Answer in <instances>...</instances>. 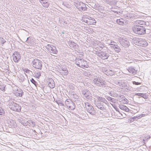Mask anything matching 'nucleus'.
I'll return each instance as SVG.
<instances>
[{"mask_svg":"<svg viewBox=\"0 0 151 151\" xmlns=\"http://www.w3.org/2000/svg\"><path fill=\"white\" fill-rule=\"evenodd\" d=\"M116 44H112V43H110L109 44V45H110L111 47H112V48H114V47H115V46H116Z\"/></svg>","mask_w":151,"mask_h":151,"instance_id":"obj_28","label":"nucleus"},{"mask_svg":"<svg viewBox=\"0 0 151 151\" xmlns=\"http://www.w3.org/2000/svg\"><path fill=\"white\" fill-rule=\"evenodd\" d=\"M133 83L134 84H135V85H139L141 84V83L138 82H136L135 81H133Z\"/></svg>","mask_w":151,"mask_h":151,"instance_id":"obj_27","label":"nucleus"},{"mask_svg":"<svg viewBox=\"0 0 151 151\" xmlns=\"http://www.w3.org/2000/svg\"><path fill=\"white\" fill-rule=\"evenodd\" d=\"M124 20L122 19H117L116 22L117 24L119 25H122L124 24Z\"/></svg>","mask_w":151,"mask_h":151,"instance_id":"obj_22","label":"nucleus"},{"mask_svg":"<svg viewBox=\"0 0 151 151\" xmlns=\"http://www.w3.org/2000/svg\"><path fill=\"white\" fill-rule=\"evenodd\" d=\"M65 105L69 110H73L75 108V104L70 99H67L65 102Z\"/></svg>","mask_w":151,"mask_h":151,"instance_id":"obj_4","label":"nucleus"},{"mask_svg":"<svg viewBox=\"0 0 151 151\" xmlns=\"http://www.w3.org/2000/svg\"><path fill=\"white\" fill-rule=\"evenodd\" d=\"M78 9L80 11H85L87 9L86 4L83 3H80L77 6Z\"/></svg>","mask_w":151,"mask_h":151,"instance_id":"obj_8","label":"nucleus"},{"mask_svg":"<svg viewBox=\"0 0 151 151\" xmlns=\"http://www.w3.org/2000/svg\"><path fill=\"white\" fill-rule=\"evenodd\" d=\"M99 56L101 59L103 60L107 59L109 57V55L107 53L103 51L101 52Z\"/></svg>","mask_w":151,"mask_h":151,"instance_id":"obj_11","label":"nucleus"},{"mask_svg":"<svg viewBox=\"0 0 151 151\" xmlns=\"http://www.w3.org/2000/svg\"><path fill=\"white\" fill-rule=\"evenodd\" d=\"M78 63H79L77 64V65L81 68H86L89 66L87 61L85 60H80Z\"/></svg>","mask_w":151,"mask_h":151,"instance_id":"obj_6","label":"nucleus"},{"mask_svg":"<svg viewBox=\"0 0 151 151\" xmlns=\"http://www.w3.org/2000/svg\"><path fill=\"white\" fill-rule=\"evenodd\" d=\"M50 52L51 53L56 54L58 52V51L56 50V49L55 47H52V48Z\"/></svg>","mask_w":151,"mask_h":151,"instance_id":"obj_21","label":"nucleus"},{"mask_svg":"<svg viewBox=\"0 0 151 151\" xmlns=\"http://www.w3.org/2000/svg\"><path fill=\"white\" fill-rule=\"evenodd\" d=\"M116 110L117 111H118V112H119V110H117V109H116Z\"/></svg>","mask_w":151,"mask_h":151,"instance_id":"obj_30","label":"nucleus"},{"mask_svg":"<svg viewBox=\"0 0 151 151\" xmlns=\"http://www.w3.org/2000/svg\"><path fill=\"white\" fill-rule=\"evenodd\" d=\"M114 49L115 50V51L119 53L121 51V48L117 45H116L114 47Z\"/></svg>","mask_w":151,"mask_h":151,"instance_id":"obj_20","label":"nucleus"},{"mask_svg":"<svg viewBox=\"0 0 151 151\" xmlns=\"http://www.w3.org/2000/svg\"><path fill=\"white\" fill-rule=\"evenodd\" d=\"M30 81L32 83L34 84L35 85V86H37L36 85V83H37V82L33 78H32L30 80Z\"/></svg>","mask_w":151,"mask_h":151,"instance_id":"obj_26","label":"nucleus"},{"mask_svg":"<svg viewBox=\"0 0 151 151\" xmlns=\"http://www.w3.org/2000/svg\"><path fill=\"white\" fill-rule=\"evenodd\" d=\"M32 66L36 69H41L42 67V61L37 59H34L32 61Z\"/></svg>","mask_w":151,"mask_h":151,"instance_id":"obj_3","label":"nucleus"},{"mask_svg":"<svg viewBox=\"0 0 151 151\" xmlns=\"http://www.w3.org/2000/svg\"><path fill=\"white\" fill-rule=\"evenodd\" d=\"M21 56L20 54L17 52H15L13 55V59L14 62H18L21 59Z\"/></svg>","mask_w":151,"mask_h":151,"instance_id":"obj_7","label":"nucleus"},{"mask_svg":"<svg viewBox=\"0 0 151 151\" xmlns=\"http://www.w3.org/2000/svg\"><path fill=\"white\" fill-rule=\"evenodd\" d=\"M40 2L42 4L43 6L47 8L49 6V3L45 1H44L43 0H41Z\"/></svg>","mask_w":151,"mask_h":151,"instance_id":"obj_18","label":"nucleus"},{"mask_svg":"<svg viewBox=\"0 0 151 151\" xmlns=\"http://www.w3.org/2000/svg\"><path fill=\"white\" fill-rule=\"evenodd\" d=\"M145 22L143 21H138L135 22L132 27V30L134 33L142 35L146 33V28L144 26Z\"/></svg>","mask_w":151,"mask_h":151,"instance_id":"obj_1","label":"nucleus"},{"mask_svg":"<svg viewBox=\"0 0 151 151\" xmlns=\"http://www.w3.org/2000/svg\"><path fill=\"white\" fill-rule=\"evenodd\" d=\"M128 70L129 73L134 75L136 73V70L132 68H129Z\"/></svg>","mask_w":151,"mask_h":151,"instance_id":"obj_19","label":"nucleus"},{"mask_svg":"<svg viewBox=\"0 0 151 151\" xmlns=\"http://www.w3.org/2000/svg\"><path fill=\"white\" fill-rule=\"evenodd\" d=\"M14 93L17 97H21L23 94V92L22 89L21 88H19L14 91Z\"/></svg>","mask_w":151,"mask_h":151,"instance_id":"obj_9","label":"nucleus"},{"mask_svg":"<svg viewBox=\"0 0 151 151\" xmlns=\"http://www.w3.org/2000/svg\"><path fill=\"white\" fill-rule=\"evenodd\" d=\"M137 117L136 116H134L133 117L130 118L129 119V121L130 122H134L135 120H136L137 118Z\"/></svg>","mask_w":151,"mask_h":151,"instance_id":"obj_23","label":"nucleus"},{"mask_svg":"<svg viewBox=\"0 0 151 151\" xmlns=\"http://www.w3.org/2000/svg\"><path fill=\"white\" fill-rule=\"evenodd\" d=\"M35 77L37 78H39L41 76V73L40 72L37 71V72L35 73Z\"/></svg>","mask_w":151,"mask_h":151,"instance_id":"obj_24","label":"nucleus"},{"mask_svg":"<svg viewBox=\"0 0 151 151\" xmlns=\"http://www.w3.org/2000/svg\"><path fill=\"white\" fill-rule=\"evenodd\" d=\"M135 95L140 96L145 99H147L148 97V95L146 93H138L135 94Z\"/></svg>","mask_w":151,"mask_h":151,"instance_id":"obj_17","label":"nucleus"},{"mask_svg":"<svg viewBox=\"0 0 151 151\" xmlns=\"http://www.w3.org/2000/svg\"><path fill=\"white\" fill-rule=\"evenodd\" d=\"M119 108L126 112H128L129 111V109L126 106L123 105H120L119 106Z\"/></svg>","mask_w":151,"mask_h":151,"instance_id":"obj_16","label":"nucleus"},{"mask_svg":"<svg viewBox=\"0 0 151 151\" xmlns=\"http://www.w3.org/2000/svg\"><path fill=\"white\" fill-rule=\"evenodd\" d=\"M119 101L120 102L124 104H127L129 102L128 100L124 96L120 97Z\"/></svg>","mask_w":151,"mask_h":151,"instance_id":"obj_14","label":"nucleus"},{"mask_svg":"<svg viewBox=\"0 0 151 151\" xmlns=\"http://www.w3.org/2000/svg\"><path fill=\"white\" fill-rule=\"evenodd\" d=\"M5 114V112L3 109L0 107V115H3Z\"/></svg>","mask_w":151,"mask_h":151,"instance_id":"obj_25","label":"nucleus"},{"mask_svg":"<svg viewBox=\"0 0 151 151\" xmlns=\"http://www.w3.org/2000/svg\"><path fill=\"white\" fill-rule=\"evenodd\" d=\"M9 108L12 110L19 112L21 111V107L18 104L13 103L9 106Z\"/></svg>","mask_w":151,"mask_h":151,"instance_id":"obj_5","label":"nucleus"},{"mask_svg":"<svg viewBox=\"0 0 151 151\" xmlns=\"http://www.w3.org/2000/svg\"><path fill=\"white\" fill-rule=\"evenodd\" d=\"M111 43H112V42H113L114 43H116L115 42H114L113 41H111Z\"/></svg>","mask_w":151,"mask_h":151,"instance_id":"obj_29","label":"nucleus"},{"mask_svg":"<svg viewBox=\"0 0 151 151\" xmlns=\"http://www.w3.org/2000/svg\"><path fill=\"white\" fill-rule=\"evenodd\" d=\"M120 43L122 45L125 47H128L129 46V41L125 40H122L121 41Z\"/></svg>","mask_w":151,"mask_h":151,"instance_id":"obj_12","label":"nucleus"},{"mask_svg":"<svg viewBox=\"0 0 151 151\" xmlns=\"http://www.w3.org/2000/svg\"><path fill=\"white\" fill-rule=\"evenodd\" d=\"M86 105H87V106L88 108L87 107V109L89 113H91L92 112V111H93V107L90 104H89L87 102L85 104Z\"/></svg>","mask_w":151,"mask_h":151,"instance_id":"obj_13","label":"nucleus"},{"mask_svg":"<svg viewBox=\"0 0 151 151\" xmlns=\"http://www.w3.org/2000/svg\"><path fill=\"white\" fill-rule=\"evenodd\" d=\"M139 45L140 46L145 47L148 45V43L147 42L143 40H141L139 41Z\"/></svg>","mask_w":151,"mask_h":151,"instance_id":"obj_15","label":"nucleus"},{"mask_svg":"<svg viewBox=\"0 0 151 151\" xmlns=\"http://www.w3.org/2000/svg\"><path fill=\"white\" fill-rule=\"evenodd\" d=\"M47 83L49 87L51 88H54L55 86V82L52 78H49L48 79Z\"/></svg>","mask_w":151,"mask_h":151,"instance_id":"obj_10","label":"nucleus"},{"mask_svg":"<svg viewBox=\"0 0 151 151\" xmlns=\"http://www.w3.org/2000/svg\"><path fill=\"white\" fill-rule=\"evenodd\" d=\"M82 22L88 25H95L96 23V20L91 17L86 16L83 17Z\"/></svg>","mask_w":151,"mask_h":151,"instance_id":"obj_2","label":"nucleus"}]
</instances>
